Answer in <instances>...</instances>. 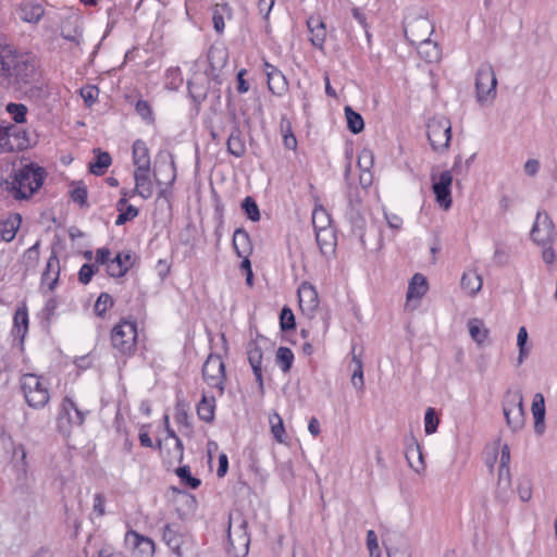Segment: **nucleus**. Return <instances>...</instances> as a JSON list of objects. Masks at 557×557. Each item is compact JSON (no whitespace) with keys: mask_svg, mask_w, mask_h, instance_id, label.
Here are the masks:
<instances>
[{"mask_svg":"<svg viewBox=\"0 0 557 557\" xmlns=\"http://www.w3.org/2000/svg\"><path fill=\"white\" fill-rule=\"evenodd\" d=\"M36 74L34 61L26 53H21L10 47L0 50V76L8 85L28 84Z\"/></svg>","mask_w":557,"mask_h":557,"instance_id":"obj_1","label":"nucleus"},{"mask_svg":"<svg viewBox=\"0 0 557 557\" xmlns=\"http://www.w3.org/2000/svg\"><path fill=\"white\" fill-rule=\"evenodd\" d=\"M45 177L44 168L29 163L15 170L2 186L15 199H28L42 186Z\"/></svg>","mask_w":557,"mask_h":557,"instance_id":"obj_2","label":"nucleus"},{"mask_svg":"<svg viewBox=\"0 0 557 557\" xmlns=\"http://www.w3.org/2000/svg\"><path fill=\"white\" fill-rule=\"evenodd\" d=\"M20 386L26 404L34 408H44L50 399L48 382L42 376L25 373L20 377Z\"/></svg>","mask_w":557,"mask_h":557,"instance_id":"obj_3","label":"nucleus"},{"mask_svg":"<svg viewBox=\"0 0 557 557\" xmlns=\"http://www.w3.org/2000/svg\"><path fill=\"white\" fill-rule=\"evenodd\" d=\"M136 339L137 324L135 321L122 320L111 331L112 346L121 354H132L135 350Z\"/></svg>","mask_w":557,"mask_h":557,"instance_id":"obj_4","label":"nucleus"},{"mask_svg":"<svg viewBox=\"0 0 557 557\" xmlns=\"http://www.w3.org/2000/svg\"><path fill=\"white\" fill-rule=\"evenodd\" d=\"M451 138L450 121L443 116H433L428 123V139L432 149L436 152H444L449 147Z\"/></svg>","mask_w":557,"mask_h":557,"instance_id":"obj_5","label":"nucleus"},{"mask_svg":"<svg viewBox=\"0 0 557 557\" xmlns=\"http://www.w3.org/2000/svg\"><path fill=\"white\" fill-rule=\"evenodd\" d=\"M503 412L507 426L512 432L520 431L525 422L523 396L520 391L508 392L503 403Z\"/></svg>","mask_w":557,"mask_h":557,"instance_id":"obj_6","label":"nucleus"},{"mask_svg":"<svg viewBox=\"0 0 557 557\" xmlns=\"http://www.w3.org/2000/svg\"><path fill=\"white\" fill-rule=\"evenodd\" d=\"M497 78L493 66L481 64L475 76L476 100L481 104L492 103L496 98Z\"/></svg>","mask_w":557,"mask_h":557,"instance_id":"obj_7","label":"nucleus"},{"mask_svg":"<svg viewBox=\"0 0 557 557\" xmlns=\"http://www.w3.org/2000/svg\"><path fill=\"white\" fill-rule=\"evenodd\" d=\"M202 376L207 384L218 388L220 394L224 391L225 366L219 355H209L202 367Z\"/></svg>","mask_w":557,"mask_h":557,"instance_id":"obj_8","label":"nucleus"},{"mask_svg":"<svg viewBox=\"0 0 557 557\" xmlns=\"http://www.w3.org/2000/svg\"><path fill=\"white\" fill-rule=\"evenodd\" d=\"M432 190L435 195L436 202L444 210H448L451 207V193L450 186L453 184V174L446 170L436 174L432 172Z\"/></svg>","mask_w":557,"mask_h":557,"instance_id":"obj_9","label":"nucleus"},{"mask_svg":"<svg viewBox=\"0 0 557 557\" xmlns=\"http://www.w3.org/2000/svg\"><path fill=\"white\" fill-rule=\"evenodd\" d=\"M531 237L540 246H547L554 242L555 226L546 212H537L534 225L531 231Z\"/></svg>","mask_w":557,"mask_h":557,"instance_id":"obj_10","label":"nucleus"},{"mask_svg":"<svg viewBox=\"0 0 557 557\" xmlns=\"http://www.w3.org/2000/svg\"><path fill=\"white\" fill-rule=\"evenodd\" d=\"M416 26L418 28H422L424 32L421 36H417L412 38V41L419 42V53L422 58H424L428 62L438 61L441 58V52L437 45L430 40L429 35L431 33V25L428 20H419L417 21Z\"/></svg>","mask_w":557,"mask_h":557,"instance_id":"obj_11","label":"nucleus"},{"mask_svg":"<svg viewBox=\"0 0 557 557\" xmlns=\"http://www.w3.org/2000/svg\"><path fill=\"white\" fill-rule=\"evenodd\" d=\"M299 307L308 317L313 315L319 307V296L315 287L309 282H302L298 287Z\"/></svg>","mask_w":557,"mask_h":557,"instance_id":"obj_12","label":"nucleus"},{"mask_svg":"<svg viewBox=\"0 0 557 557\" xmlns=\"http://www.w3.org/2000/svg\"><path fill=\"white\" fill-rule=\"evenodd\" d=\"M125 543L134 550L137 557H152L154 554L153 541L139 535L135 531H128L126 533Z\"/></svg>","mask_w":557,"mask_h":557,"instance_id":"obj_13","label":"nucleus"},{"mask_svg":"<svg viewBox=\"0 0 557 557\" xmlns=\"http://www.w3.org/2000/svg\"><path fill=\"white\" fill-rule=\"evenodd\" d=\"M88 412V409L81 408L74 400L66 397L62 403L59 424L61 425L64 417H66L70 424L82 425Z\"/></svg>","mask_w":557,"mask_h":557,"instance_id":"obj_14","label":"nucleus"},{"mask_svg":"<svg viewBox=\"0 0 557 557\" xmlns=\"http://www.w3.org/2000/svg\"><path fill=\"white\" fill-rule=\"evenodd\" d=\"M16 14L22 21L36 24L42 18L45 9L36 0H23L16 9Z\"/></svg>","mask_w":557,"mask_h":557,"instance_id":"obj_15","label":"nucleus"},{"mask_svg":"<svg viewBox=\"0 0 557 557\" xmlns=\"http://www.w3.org/2000/svg\"><path fill=\"white\" fill-rule=\"evenodd\" d=\"M248 361L252 368L253 374L256 376V381L259 386V392L261 395L264 394V386L262 380V349L257 345L256 342H250L247 348Z\"/></svg>","mask_w":557,"mask_h":557,"instance_id":"obj_16","label":"nucleus"},{"mask_svg":"<svg viewBox=\"0 0 557 557\" xmlns=\"http://www.w3.org/2000/svg\"><path fill=\"white\" fill-rule=\"evenodd\" d=\"M150 170L151 169H135L134 171V191L144 199L150 198L153 194V183L150 177Z\"/></svg>","mask_w":557,"mask_h":557,"instance_id":"obj_17","label":"nucleus"},{"mask_svg":"<svg viewBox=\"0 0 557 557\" xmlns=\"http://www.w3.org/2000/svg\"><path fill=\"white\" fill-rule=\"evenodd\" d=\"M17 454L21 455L22 460L26 458V450L24 446L18 445L16 447L11 435L0 429V461L9 460Z\"/></svg>","mask_w":557,"mask_h":557,"instance_id":"obj_18","label":"nucleus"},{"mask_svg":"<svg viewBox=\"0 0 557 557\" xmlns=\"http://www.w3.org/2000/svg\"><path fill=\"white\" fill-rule=\"evenodd\" d=\"M162 540L177 557L183 556L182 545L184 543V535L180 532L177 525L166 524L163 528Z\"/></svg>","mask_w":557,"mask_h":557,"instance_id":"obj_19","label":"nucleus"},{"mask_svg":"<svg viewBox=\"0 0 557 557\" xmlns=\"http://www.w3.org/2000/svg\"><path fill=\"white\" fill-rule=\"evenodd\" d=\"M268 77V87L274 95H282L287 89V81L284 74L270 63H264Z\"/></svg>","mask_w":557,"mask_h":557,"instance_id":"obj_20","label":"nucleus"},{"mask_svg":"<svg viewBox=\"0 0 557 557\" xmlns=\"http://www.w3.org/2000/svg\"><path fill=\"white\" fill-rule=\"evenodd\" d=\"M311 34L310 41L317 48H322L326 38V27L320 16H310L307 21Z\"/></svg>","mask_w":557,"mask_h":557,"instance_id":"obj_21","label":"nucleus"},{"mask_svg":"<svg viewBox=\"0 0 557 557\" xmlns=\"http://www.w3.org/2000/svg\"><path fill=\"white\" fill-rule=\"evenodd\" d=\"M132 267V256L128 252H120L108 262V274L112 277L125 275Z\"/></svg>","mask_w":557,"mask_h":557,"instance_id":"obj_22","label":"nucleus"},{"mask_svg":"<svg viewBox=\"0 0 557 557\" xmlns=\"http://www.w3.org/2000/svg\"><path fill=\"white\" fill-rule=\"evenodd\" d=\"M346 214L350 220L352 226L355 228L362 231L366 221L363 219L361 199L358 196L354 197L351 194H349L348 208Z\"/></svg>","mask_w":557,"mask_h":557,"instance_id":"obj_23","label":"nucleus"},{"mask_svg":"<svg viewBox=\"0 0 557 557\" xmlns=\"http://www.w3.org/2000/svg\"><path fill=\"white\" fill-rule=\"evenodd\" d=\"M406 459L409 467L417 473H422L425 470V463L422 455L421 447L417 441H413L406 448Z\"/></svg>","mask_w":557,"mask_h":557,"instance_id":"obj_24","label":"nucleus"},{"mask_svg":"<svg viewBox=\"0 0 557 557\" xmlns=\"http://www.w3.org/2000/svg\"><path fill=\"white\" fill-rule=\"evenodd\" d=\"M315 239L323 255H327L334 251L335 235L330 226H319V228L315 230Z\"/></svg>","mask_w":557,"mask_h":557,"instance_id":"obj_25","label":"nucleus"},{"mask_svg":"<svg viewBox=\"0 0 557 557\" xmlns=\"http://www.w3.org/2000/svg\"><path fill=\"white\" fill-rule=\"evenodd\" d=\"M133 163L135 169H151L149 149L141 139L133 144Z\"/></svg>","mask_w":557,"mask_h":557,"instance_id":"obj_26","label":"nucleus"},{"mask_svg":"<svg viewBox=\"0 0 557 557\" xmlns=\"http://www.w3.org/2000/svg\"><path fill=\"white\" fill-rule=\"evenodd\" d=\"M233 247L238 257H249L252 251V245L249 234L243 230L237 228L233 235Z\"/></svg>","mask_w":557,"mask_h":557,"instance_id":"obj_27","label":"nucleus"},{"mask_svg":"<svg viewBox=\"0 0 557 557\" xmlns=\"http://www.w3.org/2000/svg\"><path fill=\"white\" fill-rule=\"evenodd\" d=\"M482 276L475 271H466L460 280L461 288L470 296H475L482 288Z\"/></svg>","mask_w":557,"mask_h":557,"instance_id":"obj_28","label":"nucleus"},{"mask_svg":"<svg viewBox=\"0 0 557 557\" xmlns=\"http://www.w3.org/2000/svg\"><path fill=\"white\" fill-rule=\"evenodd\" d=\"M60 273L59 259L52 255L48 262L45 272L42 273V285L47 286L49 290L54 289Z\"/></svg>","mask_w":557,"mask_h":557,"instance_id":"obj_29","label":"nucleus"},{"mask_svg":"<svg viewBox=\"0 0 557 557\" xmlns=\"http://www.w3.org/2000/svg\"><path fill=\"white\" fill-rule=\"evenodd\" d=\"M429 289L426 277L420 273H416L409 282L407 290V300L422 298Z\"/></svg>","mask_w":557,"mask_h":557,"instance_id":"obj_30","label":"nucleus"},{"mask_svg":"<svg viewBox=\"0 0 557 557\" xmlns=\"http://www.w3.org/2000/svg\"><path fill=\"white\" fill-rule=\"evenodd\" d=\"M11 141L14 147V151H23L28 149L33 141L28 133L24 129L18 128L15 125L10 124Z\"/></svg>","mask_w":557,"mask_h":557,"instance_id":"obj_31","label":"nucleus"},{"mask_svg":"<svg viewBox=\"0 0 557 557\" xmlns=\"http://www.w3.org/2000/svg\"><path fill=\"white\" fill-rule=\"evenodd\" d=\"M21 224L20 215L0 222V242H12Z\"/></svg>","mask_w":557,"mask_h":557,"instance_id":"obj_32","label":"nucleus"},{"mask_svg":"<svg viewBox=\"0 0 557 557\" xmlns=\"http://www.w3.org/2000/svg\"><path fill=\"white\" fill-rule=\"evenodd\" d=\"M468 330L471 338L479 345H482L488 336V329L485 327L481 319H470L468 321Z\"/></svg>","mask_w":557,"mask_h":557,"instance_id":"obj_33","label":"nucleus"},{"mask_svg":"<svg viewBox=\"0 0 557 557\" xmlns=\"http://www.w3.org/2000/svg\"><path fill=\"white\" fill-rule=\"evenodd\" d=\"M227 151L237 158L243 157L246 152L245 141L242 137L240 131L237 127H235L228 136Z\"/></svg>","mask_w":557,"mask_h":557,"instance_id":"obj_34","label":"nucleus"},{"mask_svg":"<svg viewBox=\"0 0 557 557\" xmlns=\"http://www.w3.org/2000/svg\"><path fill=\"white\" fill-rule=\"evenodd\" d=\"M215 399L214 397L208 398L206 395L202 396L201 400L197 405L198 417L205 422H212L214 419Z\"/></svg>","mask_w":557,"mask_h":557,"instance_id":"obj_35","label":"nucleus"},{"mask_svg":"<svg viewBox=\"0 0 557 557\" xmlns=\"http://www.w3.org/2000/svg\"><path fill=\"white\" fill-rule=\"evenodd\" d=\"M116 207L120 211V214L115 220L116 225H123L138 215V209L132 205H127V200L125 198H121L117 201Z\"/></svg>","mask_w":557,"mask_h":557,"instance_id":"obj_36","label":"nucleus"},{"mask_svg":"<svg viewBox=\"0 0 557 557\" xmlns=\"http://www.w3.org/2000/svg\"><path fill=\"white\" fill-rule=\"evenodd\" d=\"M344 112L348 129L354 134L362 132L364 128V121L362 116L358 112L354 111L349 106L345 107Z\"/></svg>","mask_w":557,"mask_h":557,"instance_id":"obj_37","label":"nucleus"},{"mask_svg":"<svg viewBox=\"0 0 557 557\" xmlns=\"http://www.w3.org/2000/svg\"><path fill=\"white\" fill-rule=\"evenodd\" d=\"M112 159L108 152L99 151L95 161L89 163V171L95 175H102L104 170L110 166Z\"/></svg>","mask_w":557,"mask_h":557,"instance_id":"obj_38","label":"nucleus"},{"mask_svg":"<svg viewBox=\"0 0 557 557\" xmlns=\"http://www.w3.org/2000/svg\"><path fill=\"white\" fill-rule=\"evenodd\" d=\"M511 487L510 469L498 467L497 493L505 497Z\"/></svg>","mask_w":557,"mask_h":557,"instance_id":"obj_39","label":"nucleus"},{"mask_svg":"<svg viewBox=\"0 0 557 557\" xmlns=\"http://www.w3.org/2000/svg\"><path fill=\"white\" fill-rule=\"evenodd\" d=\"M517 346L519 348L517 361L518 364H521L530 354V347L528 346V331L525 326H521L518 331Z\"/></svg>","mask_w":557,"mask_h":557,"instance_id":"obj_40","label":"nucleus"},{"mask_svg":"<svg viewBox=\"0 0 557 557\" xmlns=\"http://www.w3.org/2000/svg\"><path fill=\"white\" fill-rule=\"evenodd\" d=\"M14 327L16 333L22 338L25 336L28 330V313L26 307H21L15 311L14 314Z\"/></svg>","mask_w":557,"mask_h":557,"instance_id":"obj_41","label":"nucleus"},{"mask_svg":"<svg viewBox=\"0 0 557 557\" xmlns=\"http://www.w3.org/2000/svg\"><path fill=\"white\" fill-rule=\"evenodd\" d=\"M294 361V354L287 347H278L276 351V362L281 367L283 372H288Z\"/></svg>","mask_w":557,"mask_h":557,"instance_id":"obj_42","label":"nucleus"},{"mask_svg":"<svg viewBox=\"0 0 557 557\" xmlns=\"http://www.w3.org/2000/svg\"><path fill=\"white\" fill-rule=\"evenodd\" d=\"M440 419L434 408L429 407L424 414V431L428 435L436 432Z\"/></svg>","mask_w":557,"mask_h":557,"instance_id":"obj_43","label":"nucleus"},{"mask_svg":"<svg viewBox=\"0 0 557 557\" xmlns=\"http://www.w3.org/2000/svg\"><path fill=\"white\" fill-rule=\"evenodd\" d=\"M270 424H271V432H272L274 438L280 443H283L285 429H284L283 420L278 413L275 412L270 417Z\"/></svg>","mask_w":557,"mask_h":557,"instance_id":"obj_44","label":"nucleus"},{"mask_svg":"<svg viewBox=\"0 0 557 557\" xmlns=\"http://www.w3.org/2000/svg\"><path fill=\"white\" fill-rule=\"evenodd\" d=\"M242 208L251 221L257 222L260 220L259 207L252 197H246L242 202Z\"/></svg>","mask_w":557,"mask_h":557,"instance_id":"obj_45","label":"nucleus"},{"mask_svg":"<svg viewBox=\"0 0 557 557\" xmlns=\"http://www.w3.org/2000/svg\"><path fill=\"white\" fill-rule=\"evenodd\" d=\"M7 111L12 116L15 123H23L26 119L27 107L22 103H9L7 106Z\"/></svg>","mask_w":557,"mask_h":557,"instance_id":"obj_46","label":"nucleus"},{"mask_svg":"<svg viewBox=\"0 0 557 557\" xmlns=\"http://www.w3.org/2000/svg\"><path fill=\"white\" fill-rule=\"evenodd\" d=\"M39 260V243L37 242L30 248H28L22 258L23 263L27 269H33L37 265Z\"/></svg>","mask_w":557,"mask_h":557,"instance_id":"obj_47","label":"nucleus"},{"mask_svg":"<svg viewBox=\"0 0 557 557\" xmlns=\"http://www.w3.org/2000/svg\"><path fill=\"white\" fill-rule=\"evenodd\" d=\"M10 125H0V153L13 152L14 147L11 141Z\"/></svg>","mask_w":557,"mask_h":557,"instance_id":"obj_48","label":"nucleus"},{"mask_svg":"<svg viewBox=\"0 0 557 557\" xmlns=\"http://www.w3.org/2000/svg\"><path fill=\"white\" fill-rule=\"evenodd\" d=\"M71 198L74 202H77L81 206L87 205V188L83 182L73 183Z\"/></svg>","mask_w":557,"mask_h":557,"instance_id":"obj_49","label":"nucleus"},{"mask_svg":"<svg viewBox=\"0 0 557 557\" xmlns=\"http://www.w3.org/2000/svg\"><path fill=\"white\" fill-rule=\"evenodd\" d=\"M176 474L181 479L183 483L190 486L191 488H197L200 485V480L194 478L190 473V469L188 466H183L176 469Z\"/></svg>","mask_w":557,"mask_h":557,"instance_id":"obj_50","label":"nucleus"},{"mask_svg":"<svg viewBox=\"0 0 557 557\" xmlns=\"http://www.w3.org/2000/svg\"><path fill=\"white\" fill-rule=\"evenodd\" d=\"M497 449H499V466L504 468H509L510 462V449L508 444H502L500 438H497L494 442L493 451L495 453Z\"/></svg>","mask_w":557,"mask_h":557,"instance_id":"obj_51","label":"nucleus"},{"mask_svg":"<svg viewBox=\"0 0 557 557\" xmlns=\"http://www.w3.org/2000/svg\"><path fill=\"white\" fill-rule=\"evenodd\" d=\"M113 306L112 297L107 293H101L95 304V312L99 317H103L104 313Z\"/></svg>","mask_w":557,"mask_h":557,"instance_id":"obj_52","label":"nucleus"},{"mask_svg":"<svg viewBox=\"0 0 557 557\" xmlns=\"http://www.w3.org/2000/svg\"><path fill=\"white\" fill-rule=\"evenodd\" d=\"M280 325L283 331H288L295 327V317L293 311L285 307L282 309L280 315Z\"/></svg>","mask_w":557,"mask_h":557,"instance_id":"obj_53","label":"nucleus"},{"mask_svg":"<svg viewBox=\"0 0 557 557\" xmlns=\"http://www.w3.org/2000/svg\"><path fill=\"white\" fill-rule=\"evenodd\" d=\"M165 431H166L169 437L174 440V458L178 462H181L183 460V457H184V446H183V443H182L181 438L175 434V432L170 426H166Z\"/></svg>","mask_w":557,"mask_h":557,"instance_id":"obj_54","label":"nucleus"},{"mask_svg":"<svg viewBox=\"0 0 557 557\" xmlns=\"http://www.w3.org/2000/svg\"><path fill=\"white\" fill-rule=\"evenodd\" d=\"M374 163V154L370 149H362L358 156V166L360 170H370Z\"/></svg>","mask_w":557,"mask_h":557,"instance_id":"obj_55","label":"nucleus"},{"mask_svg":"<svg viewBox=\"0 0 557 557\" xmlns=\"http://www.w3.org/2000/svg\"><path fill=\"white\" fill-rule=\"evenodd\" d=\"M532 413L534 420H544L545 418V405L544 398L541 394H536L532 404Z\"/></svg>","mask_w":557,"mask_h":557,"instance_id":"obj_56","label":"nucleus"},{"mask_svg":"<svg viewBox=\"0 0 557 557\" xmlns=\"http://www.w3.org/2000/svg\"><path fill=\"white\" fill-rule=\"evenodd\" d=\"M312 224L314 230H318L319 226L324 225L329 226L330 219L324 209H315L312 213Z\"/></svg>","mask_w":557,"mask_h":557,"instance_id":"obj_57","label":"nucleus"},{"mask_svg":"<svg viewBox=\"0 0 557 557\" xmlns=\"http://www.w3.org/2000/svg\"><path fill=\"white\" fill-rule=\"evenodd\" d=\"M96 271L97 268L95 264H84L78 272L79 282L83 284H88Z\"/></svg>","mask_w":557,"mask_h":557,"instance_id":"obj_58","label":"nucleus"},{"mask_svg":"<svg viewBox=\"0 0 557 557\" xmlns=\"http://www.w3.org/2000/svg\"><path fill=\"white\" fill-rule=\"evenodd\" d=\"M384 218L389 228L399 231L403 226V218L393 212H384Z\"/></svg>","mask_w":557,"mask_h":557,"instance_id":"obj_59","label":"nucleus"},{"mask_svg":"<svg viewBox=\"0 0 557 557\" xmlns=\"http://www.w3.org/2000/svg\"><path fill=\"white\" fill-rule=\"evenodd\" d=\"M98 94L99 90L95 86H89L81 90V95L88 106H91L96 101Z\"/></svg>","mask_w":557,"mask_h":557,"instance_id":"obj_60","label":"nucleus"},{"mask_svg":"<svg viewBox=\"0 0 557 557\" xmlns=\"http://www.w3.org/2000/svg\"><path fill=\"white\" fill-rule=\"evenodd\" d=\"M136 112L145 120H151L152 111L146 100H138L136 103Z\"/></svg>","mask_w":557,"mask_h":557,"instance_id":"obj_61","label":"nucleus"},{"mask_svg":"<svg viewBox=\"0 0 557 557\" xmlns=\"http://www.w3.org/2000/svg\"><path fill=\"white\" fill-rule=\"evenodd\" d=\"M518 494L522 502L530 500L532 496V490L529 481H523L518 484Z\"/></svg>","mask_w":557,"mask_h":557,"instance_id":"obj_62","label":"nucleus"},{"mask_svg":"<svg viewBox=\"0 0 557 557\" xmlns=\"http://www.w3.org/2000/svg\"><path fill=\"white\" fill-rule=\"evenodd\" d=\"M104 504H106V499L103 497L102 494H96L94 496V506H92V511L94 513H96L98 517H102L104 515Z\"/></svg>","mask_w":557,"mask_h":557,"instance_id":"obj_63","label":"nucleus"},{"mask_svg":"<svg viewBox=\"0 0 557 557\" xmlns=\"http://www.w3.org/2000/svg\"><path fill=\"white\" fill-rule=\"evenodd\" d=\"M275 0H259L258 11L264 20L269 18L270 12L274 5Z\"/></svg>","mask_w":557,"mask_h":557,"instance_id":"obj_64","label":"nucleus"}]
</instances>
